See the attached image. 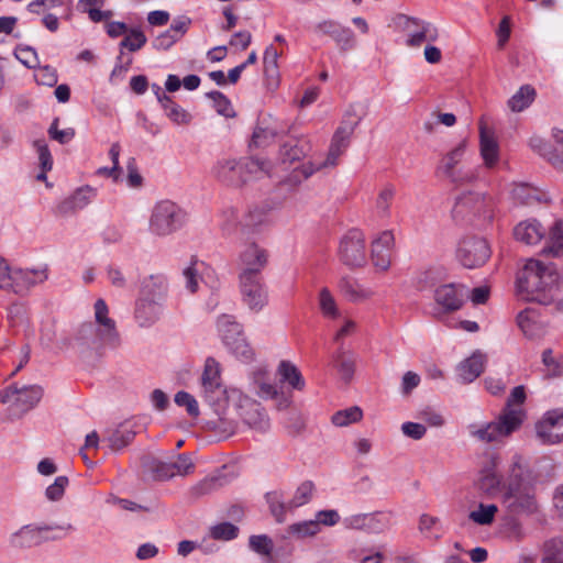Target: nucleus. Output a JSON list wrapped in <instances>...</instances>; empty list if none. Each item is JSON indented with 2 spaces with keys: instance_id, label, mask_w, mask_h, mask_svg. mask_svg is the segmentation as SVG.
<instances>
[{
  "instance_id": "nucleus-1",
  "label": "nucleus",
  "mask_w": 563,
  "mask_h": 563,
  "mask_svg": "<svg viewBox=\"0 0 563 563\" xmlns=\"http://www.w3.org/2000/svg\"><path fill=\"white\" fill-rule=\"evenodd\" d=\"M545 474L529 465L525 457L515 454L508 465L504 483L503 505L515 516H533L539 512L538 484L550 482L555 476V467L547 463Z\"/></svg>"
},
{
  "instance_id": "nucleus-2",
  "label": "nucleus",
  "mask_w": 563,
  "mask_h": 563,
  "mask_svg": "<svg viewBox=\"0 0 563 563\" xmlns=\"http://www.w3.org/2000/svg\"><path fill=\"white\" fill-rule=\"evenodd\" d=\"M95 321L81 323L74 332L70 344L82 355H101L106 347L117 349L121 344L115 321L109 317L103 299L93 306Z\"/></svg>"
},
{
  "instance_id": "nucleus-3",
  "label": "nucleus",
  "mask_w": 563,
  "mask_h": 563,
  "mask_svg": "<svg viewBox=\"0 0 563 563\" xmlns=\"http://www.w3.org/2000/svg\"><path fill=\"white\" fill-rule=\"evenodd\" d=\"M559 275L553 264L545 265L530 258L517 276V292L526 301L550 305L554 299V288Z\"/></svg>"
},
{
  "instance_id": "nucleus-4",
  "label": "nucleus",
  "mask_w": 563,
  "mask_h": 563,
  "mask_svg": "<svg viewBox=\"0 0 563 563\" xmlns=\"http://www.w3.org/2000/svg\"><path fill=\"white\" fill-rule=\"evenodd\" d=\"M526 400L523 386H516L506 402V407L498 419L484 426H470V434L477 440L486 443L499 441L510 435L523 422L525 411L521 408H515L514 405H522Z\"/></svg>"
},
{
  "instance_id": "nucleus-5",
  "label": "nucleus",
  "mask_w": 563,
  "mask_h": 563,
  "mask_svg": "<svg viewBox=\"0 0 563 563\" xmlns=\"http://www.w3.org/2000/svg\"><path fill=\"white\" fill-rule=\"evenodd\" d=\"M212 174L229 187H242L253 177L269 175V163L260 158H222L212 168Z\"/></svg>"
},
{
  "instance_id": "nucleus-6",
  "label": "nucleus",
  "mask_w": 563,
  "mask_h": 563,
  "mask_svg": "<svg viewBox=\"0 0 563 563\" xmlns=\"http://www.w3.org/2000/svg\"><path fill=\"white\" fill-rule=\"evenodd\" d=\"M494 208V200L490 196L476 191H463L455 198L452 216L457 221L483 225L493 220Z\"/></svg>"
},
{
  "instance_id": "nucleus-7",
  "label": "nucleus",
  "mask_w": 563,
  "mask_h": 563,
  "mask_svg": "<svg viewBox=\"0 0 563 563\" xmlns=\"http://www.w3.org/2000/svg\"><path fill=\"white\" fill-rule=\"evenodd\" d=\"M188 222L187 211L176 202L165 199L156 202L148 219V232L157 238L169 236Z\"/></svg>"
},
{
  "instance_id": "nucleus-8",
  "label": "nucleus",
  "mask_w": 563,
  "mask_h": 563,
  "mask_svg": "<svg viewBox=\"0 0 563 563\" xmlns=\"http://www.w3.org/2000/svg\"><path fill=\"white\" fill-rule=\"evenodd\" d=\"M218 333L228 350L243 362L253 360L254 352L247 343L242 325L231 314H222L217 320Z\"/></svg>"
},
{
  "instance_id": "nucleus-9",
  "label": "nucleus",
  "mask_w": 563,
  "mask_h": 563,
  "mask_svg": "<svg viewBox=\"0 0 563 563\" xmlns=\"http://www.w3.org/2000/svg\"><path fill=\"white\" fill-rule=\"evenodd\" d=\"M53 530H73V526H49V525H25L9 538V543L15 549H30L37 547L45 541L57 539L58 537H48L47 533Z\"/></svg>"
},
{
  "instance_id": "nucleus-10",
  "label": "nucleus",
  "mask_w": 563,
  "mask_h": 563,
  "mask_svg": "<svg viewBox=\"0 0 563 563\" xmlns=\"http://www.w3.org/2000/svg\"><path fill=\"white\" fill-rule=\"evenodd\" d=\"M466 288L461 284L440 285L434 290L435 306L432 316L437 320H443L448 313L457 311L462 308L466 297Z\"/></svg>"
},
{
  "instance_id": "nucleus-11",
  "label": "nucleus",
  "mask_w": 563,
  "mask_h": 563,
  "mask_svg": "<svg viewBox=\"0 0 563 563\" xmlns=\"http://www.w3.org/2000/svg\"><path fill=\"white\" fill-rule=\"evenodd\" d=\"M43 389L38 385L22 386L16 385L0 390V402L12 404V406L21 413H25L33 409L41 400Z\"/></svg>"
},
{
  "instance_id": "nucleus-12",
  "label": "nucleus",
  "mask_w": 563,
  "mask_h": 563,
  "mask_svg": "<svg viewBox=\"0 0 563 563\" xmlns=\"http://www.w3.org/2000/svg\"><path fill=\"white\" fill-rule=\"evenodd\" d=\"M242 301L254 312H260L268 303V290L263 276H239Z\"/></svg>"
},
{
  "instance_id": "nucleus-13",
  "label": "nucleus",
  "mask_w": 563,
  "mask_h": 563,
  "mask_svg": "<svg viewBox=\"0 0 563 563\" xmlns=\"http://www.w3.org/2000/svg\"><path fill=\"white\" fill-rule=\"evenodd\" d=\"M339 255L347 266H363L366 263L364 234L357 229H352L344 234L340 241Z\"/></svg>"
},
{
  "instance_id": "nucleus-14",
  "label": "nucleus",
  "mask_w": 563,
  "mask_h": 563,
  "mask_svg": "<svg viewBox=\"0 0 563 563\" xmlns=\"http://www.w3.org/2000/svg\"><path fill=\"white\" fill-rule=\"evenodd\" d=\"M456 256L466 268L482 266L490 257V247L482 238H467L461 241Z\"/></svg>"
},
{
  "instance_id": "nucleus-15",
  "label": "nucleus",
  "mask_w": 563,
  "mask_h": 563,
  "mask_svg": "<svg viewBox=\"0 0 563 563\" xmlns=\"http://www.w3.org/2000/svg\"><path fill=\"white\" fill-rule=\"evenodd\" d=\"M400 20H402L408 46L420 47L423 43H433L439 37V31L431 22L407 15H401Z\"/></svg>"
},
{
  "instance_id": "nucleus-16",
  "label": "nucleus",
  "mask_w": 563,
  "mask_h": 563,
  "mask_svg": "<svg viewBox=\"0 0 563 563\" xmlns=\"http://www.w3.org/2000/svg\"><path fill=\"white\" fill-rule=\"evenodd\" d=\"M200 382L201 394L209 404H217L224 397L225 389L221 383L220 364L214 358L206 360Z\"/></svg>"
},
{
  "instance_id": "nucleus-17",
  "label": "nucleus",
  "mask_w": 563,
  "mask_h": 563,
  "mask_svg": "<svg viewBox=\"0 0 563 563\" xmlns=\"http://www.w3.org/2000/svg\"><path fill=\"white\" fill-rule=\"evenodd\" d=\"M536 433L538 440L544 445L563 441V409L545 412L536 424Z\"/></svg>"
},
{
  "instance_id": "nucleus-18",
  "label": "nucleus",
  "mask_w": 563,
  "mask_h": 563,
  "mask_svg": "<svg viewBox=\"0 0 563 563\" xmlns=\"http://www.w3.org/2000/svg\"><path fill=\"white\" fill-rule=\"evenodd\" d=\"M267 263V251L255 242L249 243L239 255V276H262Z\"/></svg>"
},
{
  "instance_id": "nucleus-19",
  "label": "nucleus",
  "mask_w": 563,
  "mask_h": 563,
  "mask_svg": "<svg viewBox=\"0 0 563 563\" xmlns=\"http://www.w3.org/2000/svg\"><path fill=\"white\" fill-rule=\"evenodd\" d=\"M48 278V266L43 264L36 268L13 269V283L11 291L24 296L31 288L43 284Z\"/></svg>"
},
{
  "instance_id": "nucleus-20",
  "label": "nucleus",
  "mask_w": 563,
  "mask_h": 563,
  "mask_svg": "<svg viewBox=\"0 0 563 563\" xmlns=\"http://www.w3.org/2000/svg\"><path fill=\"white\" fill-rule=\"evenodd\" d=\"M238 415L251 429L265 432L269 428V420L261 404L249 397L240 398Z\"/></svg>"
},
{
  "instance_id": "nucleus-21",
  "label": "nucleus",
  "mask_w": 563,
  "mask_h": 563,
  "mask_svg": "<svg viewBox=\"0 0 563 563\" xmlns=\"http://www.w3.org/2000/svg\"><path fill=\"white\" fill-rule=\"evenodd\" d=\"M504 483L497 470V457L493 456L481 468L475 485L485 495L495 497L504 494Z\"/></svg>"
},
{
  "instance_id": "nucleus-22",
  "label": "nucleus",
  "mask_w": 563,
  "mask_h": 563,
  "mask_svg": "<svg viewBox=\"0 0 563 563\" xmlns=\"http://www.w3.org/2000/svg\"><path fill=\"white\" fill-rule=\"evenodd\" d=\"M316 31L320 34L329 35L342 52H347L355 47L354 32L336 21H322L316 25Z\"/></svg>"
},
{
  "instance_id": "nucleus-23",
  "label": "nucleus",
  "mask_w": 563,
  "mask_h": 563,
  "mask_svg": "<svg viewBox=\"0 0 563 563\" xmlns=\"http://www.w3.org/2000/svg\"><path fill=\"white\" fill-rule=\"evenodd\" d=\"M395 246V236L393 231H383L372 242V261L376 268L387 271L391 263L393 249Z\"/></svg>"
},
{
  "instance_id": "nucleus-24",
  "label": "nucleus",
  "mask_w": 563,
  "mask_h": 563,
  "mask_svg": "<svg viewBox=\"0 0 563 563\" xmlns=\"http://www.w3.org/2000/svg\"><path fill=\"white\" fill-rule=\"evenodd\" d=\"M191 19L188 16H178L173 20L168 30L157 35L152 45L157 51H168L175 43L180 41L189 30Z\"/></svg>"
},
{
  "instance_id": "nucleus-25",
  "label": "nucleus",
  "mask_w": 563,
  "mask_h": 563,
  "mask_svg": "<svg viewBox=\"0 0 563 563\" xmlns=\"http://www.w3.org/2000/svg\"><path fill=\"white\" fill-rule=\"evenodd\" d=\"M195 464L186 453L178 454L174 462H157L154 472L159 479H169L175 476H186L194 472Z\"/></svg>"
},
{
  "instance_id": "nucleus-26",
  "label": "nucleus",
  "mask_w": 563,
  "mask_h": 563,
  "mask_svg": "<svg viewBox=\"0 0 563 563\" xmlns=\"http://www.w3.org/2000/svg\"><path fill=\"white\" fill-rule=\"evenodd\" d=\"M96 196L93 188L84 186L78 188L69 197L63 199L55 208L58 216H68L87 207Z\"/></svg>"
},
{
  "instance_id": "nucleus-27",
  "label": "nucleus",
  "mask_w": 563,
  "mask_h": 563,
  "mask_svg": "<svg viewBox=\"0 0 563 563\" xmlns=\"http://www.w3.org/2000/svg\"><path fill=\"white\" fill-rule=\"evenodd\" d=\"M357 354L352 350H346L343 345L339 346L338 350L331 356V364L338 372L340 378L344 383H350L354 376L356 368Z\"/></svg>"
},
{
  "instance_id": "nucleus-28",
  "label": "nucleus",
  "mask_w": 563,
  "mask_h": 563,
  "mask_svg": "<svg viewBox=\"0 0 563 563\" xmlns=\"http://www.w3.org/2000/svg\"><path fill=\"white\" fill-rule=\"evenodd\" d=\"M479 150L485 166L493 168L499 161V144L483 121L479 122Z\"/></svg>"
},
{
  "instance_id": "nucleus-29",
  "label": "nucleus",
  "mask_w": 563,
  "mask_h": 563,
  "mask_svg": "<svg viewBox=\"0 0 563 563\" xmlns=\"http://www.w3.org/2000/svg\"><path fill=\"white\" fill-rule=\"evenodd\" d=\"M164 310V302L139 298L135 305L134 317L142 328L152 327L156 323Z\"/></svg>"
},
{
  "instance_id": "nucleus-30",
  "label": "nucleus",
  "mask_w": 563,
  "mask_h": 563,
  "mask_svg": "<svg viewBox=\"0 0 563 563\" xmlns=\"http://www.w3.org/2000/svg\"><path fill=\"white\" fill-rule=\"evenodd\" d=\"M168 282L165 275L155 274L145 277L141 283L140 297L147 300L165 302Z\"/></svg>"
},
{
  "instance_id": "nucleus-31",
  "label": "nucleus",
  "mask_w": 563,
  "mask_h": 563,
  "mask_svg": "<svg viewBox=\"0 0 563 563\" xmlns=\"http://www.w3.org/2000/svg\"><path fill=\"white\" fill-rule=\"evenodd\" d=\"M229 483L230 478L224 473L216 472L192 485L188 490V495L190 498L198 499L218 492Z\"/></svg>"
},
{
  "instance_id": "nucleus-32",
  "label": "nucleus",
  "mask_w": 563,
  "mask_h": 563,
  "mask_svg": "<svg viewBox=\"0 0 563 563\" xmlns=\"http://www.w3.org/2000/svg\"><path fill=\"white\" fill-rule=\"evenodd\" d=\"M486 364V355L479 351L462 361L457 366V377L461 383L470 384L483 373Z\"/></svg>"
},
{
  "instance_id": "nucleus-33",
  "label": "nucleus",
  "mask_w": 563,
  "mask_h": 563,
  "mask_svg": "<svg viewBox=\"0 0 563 563\" xmlns=\"http://www.w3.org/2000/svg\"><path fill=\"white\" fill-rule=\"evenodd\" d=\"M514 235L517 241L527 245H534L544 238L545 230L537 220H527L516 225Z\"/></svg>"
},
{
  "instance_id": "nucleus-34",
  "label": "nucleus",
  "mask_w": 563,
  "mask_h": 563,
  "mask_svg": "<svg viewBox=\"0 0 563 563\" xmlns=\"http://www.w3.org/2000/svg\"><path fill=\"white\" fill-rule=\"evenodd\" d=\"M338 287L342 295L352 302L364 301L373 296L369 288L364 287L355 278L344 276L339 280Z\"/></svg>"
},
{
  "instance_id": "nucleus-35",
  "label": "nucleus",
  "mask_w": 563,
  "mask_h": 563,
  "mask_svg": "<svg viewBox=\"0 0 563 563\" xmlns=\"http://www.w3.org/2000/svg\"><path fill=\"white\" fill-rule=\"evenodd\" d=\"M279 53L273 46L268 45L265 48L263 56L264 75L267 80L269 88H276L278 86L279 69H278Z\"/></svg>"
},
{
  "instance_id": "nucleus-36",
  "label": "nucleus",
  "mask_w": 563,
  "mask_h": 563,
  "mask_svg": "<svg viewBox=\"0 0 563 563\" xmlns=\"http://www.w3.org/2000/svg\"><path fill=\"white\" fill-rule=\"evenodd\" d=\"M252 386L261 398L273 399L278 395L276 386L271 382L267 371L263 367L252 373Z\"/></svg>"
},
{
  "instance_id": "nucleus-37",
  "label": "nucleus",
  "mask_w": 563,
  "mask_h": 563,
  "mask_svg": "<svg viewBox=\"0 0 563 563\" xmlns=\"http://www.w3.org/2000/svg\"><path fill=\"white\" fill-rule=\"evenodd\" d=\"M242 220L240 219L239 211L233 206H224L218 216V225L223 235L230 236L234 234L238 229L241 230Z\"/></svg>"
},
{
  "instance_id": "nucleus-38",
  "label": "nucleus",
  "mask_w": 563,
  "mask_h": 563,
  "mask_svg": "<svg viewBox=\"0 0 563 563\" xmlns=\"http://www.w3.org/2000/svg\"><path fill=\"white\" fill-rule=\"evenodd\" d=\"M265 500L268 505L271 515L279 523L285 521L287 511L292 510V508L289 507V501H285V495L282 490L266 493Z\"/></svg>"
},
{
  "instance_id": "nucleus-39",
  "label": "nucleus",
  "mask_w": 563,
  "mask_h": 563,
  "mask_svg": "<svg viewBox=\"0 0 563 563\" xmlns=\"http://www.w3.org/2000/svg\"><path fill=\"white\" fill-rule=\"evenodd\" d=\"M267 221L268 211L265 208H250L242 219L241 232L245 234L250 232H256L261 227L265 225Z\"/></svg>"
},
{
  "instance_id": "nucleus-40",
  "label": "nucleus",
  "mask_w": 563,
  "mask_h": 563,
  "mask_svg": "<svg viewBox=\"0 0 563 563\" xmlns=\"http://www.w3.org/2000/svg\"><path fill=\"white\" fill-rule=\"evenodd\" d=\"M466 141H462L454 148L448 152L437 166V174L442 176L460 166L465 154Z\"/></svg>"
},
{
  "instance_id": "nucleus-41",
  "label": "nucleus",
  "mask_w": 563,
  "mask_h": 563,
  "mask_svg": "<svg viewBox=\"0 0 563 563\" xmlns=\"http://www.w3.org/2000/svg\"><path fill=\"white\" fill-rule=\"evenodd\" d=\"M542 253L553 257L560 256L563 253V220H556L551 227L549 243L542 250Z\"/></svg>"
},
{
  "instance_id": "nucleus-42",
  "label": "nucleus",
  "mask_w": 563,
  "mask_h": 563,
  "mask_svg": "<svg viewBox=\"0 0 563 563\" xmlns=\"http://www.w3.org/2000/svg\"><path fill=\"white\" fill-rule=\"evenodd\" d=\"M529 145L534 152L545 157L554 167L563 169V159L560 158L548 141L540 136H532Z\"/></svg>"
},
{
  "instance_id": "nucleus-43",
  "label": "nucleus",
  "mask_w": 563,
  "mask_h": 563,
  "mask_svg": "<svg viewBox=\"0 0 563 563\" xmlns=\"http://www.w3.org/2000/svg\"><path fill=\"white\" fill-rule=\"evenodd\" d=\"M278 374L283 382H287L291 388L302 390L305 388V379L299 369L289 361H282L278 366Z\"/></svg>"
},
{
  "instance_id": "nucleus-44",
  "label": "nucleus",
  "mask_w": 563,
  "mask_h": 563,
  "mask_svg": "<svg viewBox=\"0 0 563 563\" xmlns=\"http://www.w3.org/2000/svg\"><path fill=\"white\" fill-rule=\"evenodd\" d=\"M396 195V188L391 184H386L378 192L375 201L376 213L380 218L390 216V207Z\"/></svg>"
},
{
  "instance_id": "nucleus-45",
  "label": "nucleus",
  "mask_w": 563,
  "mask_h": 563,
  "mask_svg": "<svg viewBox=\"0 0 563 563\" xmlns=\"http://www.w3.org/2000/svg\"><path fill=\"white\" fill-rule=\"evenodd\" d=\"M536 90L529 85H525L508 100V106L514 112H520L528 108L534 100Z\"/></svg>"
},
{
  "instance_id": "nucleus-46",
  "label": "nucleus",
  "mask_w": 563,
  "mask_h": 563,
  "mask_svg": "<svg viewBox=\"0 0 563 563\" xmlns=\"http://www.w3.org/2000/svg\"><path fill=\"white\" fill-rule=\"evenodd\" d=\"M537 317L538 314L536 310L530 308L520 311L517 316L518 327L528 338H534L539 334V324L537 322Z\"/></svg>"
},
{
  "instance_id": "nucleus-47",
  "label": "nucleus",
  "mask_w": 563,
  "mask_h": 563,
  "mask_svg": "<svg viewBox=\"0 0 563 563\" xmlns=\"http://www.w3.org/2000/svg\"><path fill=\"white\" fill-rule=\"evenodd\" d=\"M161 107L164 109L165 115L177 125L189 124L192 119L191 114L176 103L172 97L168 98V102H164Z\"/></svg>"
},
{
  "instance_id": "nucleus-48",
  "label": "nucleus",
  "mask_w": 563,
  "mask_h": 563,
  "mask_svg": "<svg viewBox=\"0 0 563 563\" xmlns=\"http://www.w3.org/2000/svg\"><path fill=\"white\" fill-rule=\"evenodd\" d=\"M357 124L358 121L350 123L343 122L334 132L330 145L344 153V151L347 148L350 144V139L354 133V130Z\"/></svg>"
},
{
  "instance_id": "nucleus-49",
  "label": "nucleus",
  "mask_w": 563,
  "mask_h": 563,
  "mask_svg": "<svg viewBox=\"0 0 563 563\" xmlns=\"http://www.w3.org/2000/svg\"><path fill=\"white\" fill-rule=\"evenodd\" d=\"M343 154L342 151L336 150L335 147L331 146L329 147V153L322 163L313 164H303L300 169L297 172L302 175L305 179L310 177L316 170H319L321 167H328V166H335L338 163L339 157Z\"/></svg>"
},
{
  "instance_id": "nucleus-50",
  "label": "nucleus",
  "mask_w": 563,
  "mask_h": 563,
  "mask_svg": "<svg viewBox=\"0 0 563 563\" xmlns=\"http://www.w3.org/2000/svg\"><path fill=\"white\" fill-rule=\"evenodd\" d=\"M318 299L319 308L323 317L329 319H338L340 317L335 299L327 287L320 289Z\"/></svg>"
},
{
  "instance_id": "nucleus-51",
  "label": "nucleus",
  "mask_w": 563,
  "mask_h": 563,
  "mask_svg": "<svg viewBox=\"0 0 563 563\" xmlns=\"http://www.w3.org/2000/svg\"><path fill=\"white\" fill-rule=\"evenodd\" d=\"M441 177L445 178L455 186H463L476 180L477 174L473 168L459 166L452 172L442 175Z\"/></svg>"
},
{
  "instance_id": "nucleus-52",
  "label": "nucleus",
  "mask_w": 563,
  "mask_h": 563,
  "mask_svg": "<svg viewBox=\"0 0 563 563\" xmlns=\"http://www.w3.org/2000/svg\"><path fill=\"white\" fill-rule=\"evenodd\" d=\"M307 143L305 141L290 140L282 145L280 154L284 162H295L306 155Z\"/></svg>"
},
{
  "instance_id": "nucleus-53",
  "label": "nucleus",
  "mask_w": 563,
  "mask_h": 563,
  "mask_svg": "<svg viewBox=\"0 0 563 563\" xmlns=\"http://www.w3.org/2000/svg\"><path fill=\"white\" fill-rule=\"evenodd\" d=\"M363 412L360 407L354 406L343 410L336 411L331 421L336 427H346L351 423L357 422L362 419Z\"/></svg>"
},
{
  "instance_id": "nucleus-54",
  "label": "nucleus",
  "mask_w": 563,
  "mask_h": 563,
  "mask_svg": "<svg viewBox=\"0 0 563 563\" xmlns=\"http://www.w3.org/2000/svg\"><path fill=\"white\" fill-rule=\"evenodd\" d=\"M497 511L498 507L494 504H479L478 508L476 510L471 511L468 517L472 521H474L477 525L487 526L494 521Z\"/></svg>"
},
{
  "instance_id": "nucleus-55",
  "label": "nucleus",
  "mask_w": 563,
  "mask_h": 563,
  "mask_svg": "<svg viewBox=\"0 0 563 563\" xmlns=\"http://www.w3.org/2000/svg\"><path fill=\"white\" fill-rule=\"evenodd\" d=\"M321 530L319 522L306 520L292 523L288 527V532L299 539L313 537Z\"/></svg>"
},
{
  "instance_id": "nucleus-56",
  "label": "nucleus",
  "mask_w": 563,
  "mask_h": 563,
  "mask_svg": "<svg viewBox=\"0 0 563 563\" xmlns=\"http://www.w3.org/2000/svg\"><path fill=\"white\" fill-rule=\"evenodd\" d=\"M145 34L139 29H132L129 31V34L120 42V53L123 52L124 48L130 52H136L141 49L146 44Z\"/></svg>"
},
{
  "instance_id": "nucleus-57",
  "label": "nucleus",
  "mask_w": 563,
  "mask_h": 563,
  "mask_svg": "<svg viewBox=\"0 0 563 563\" xmlns=\"http://www.w3.org/2000/svg\"><path fill=\"white\" fill-rule=\"evenodd\" d=\"M314 485L311 481L302 482L296 489L292 498L289 500V507L295 509L310 501Z\"/></svg>"
},
{
  "instance_id": "nucleus-58",
  "label": "nucleus",
  "mask_w": 563,
  "mask_h": 563,
  "mask_svg": "<svg viewBox=\"0 0 563 563\" xmlns=\"http://www.w3.org/2000/svg\"><path fill=\"white\" fill-rule=\"evenodd\" d=\"M390 523L389 515L385 512H373L366 516V532L380 533L385 531Z\"/></svg>"
},
{
  "instance_id": "nucleus-59",
  "label": "nucleus",
  "mask_w": 563,
  "mask_h": 563,
  "mask_svg": "<svg viewBox=\"0 0 563 563\" xmlns=\"http://www.w3.org/2000/svg\"><path fill=\"white\" fill-rule=\"evenodd\" d=\"M203 263H199L198 261L192 262L189 266L184 268L183 276L185 279V287L190 292H196L199 287V282L201 280L200 269Z\"/></svg>"
},
{
  "instance_id": "nucleus-60",
  "label": "nucleus",
  "mask_w": 563,
  "mask_h": 563,
  "mask_svg": "<svg viewBox=\"0 0 563 563\" xmlns=\"http://www.w3.org/2000/svg\"><path fill=\"white\" fill-rule=\"evenodd\" d=\"M206 97L212 100L216 111L227 118L234 115L231 101L220 91H210L206 93Z\"/></svg>"
},
{
  "instance_id": "nucleus-61",
  "label": "nucleus",
  "mask_w": 563,
  "mask_h": 563,
  "mask_svg": "<svg viewBox=\"0 0 563 563\" xmlns=\"http://www.w3.org/2000/svg\"><path fill=\"white\" fill-rule=\"evenodd\" d=\"M135 437V432L125 426H121L109 438L110 446L113 450H121L126 446Z\"/></svg>"
},
{
  "instance_id": "nucleus-62",
  "label": "nucleus",
  "mask_w": 563,
  "mask_h": 563,
  "mask_svg": "<svg viewBox=\"0 0 563 563\" xmlns=\"http://www.w3.org/2000/svg\"><path fill=\"white\" fill-rule=\"evenodd\" d=\"M542 563H563V541L551 540L545 543Z\"/></svg>"
},
{
  "instance_id": "nucleus-63",
  "label": "nucleus",
  "mask_w": 563,
  "mask_h": 563,
  "mask_svg": "<svg viewBox=\"0 0 563 563\" xmlns=\"http://www.w3.org/2000/svg\"><path fill=\"white\" fill-rule=\"evenodd\" d=\"M249 545L252 551L265 556L271 555L274 549L272 539L266 534L251 536Z\"/></svg>"
},
{
  "instance_id": "nucleus-64",
  "label": "nucleus",
  "mask_w": 563,
  "mask_h": 563,
  "mask_svg": "<svg viewBox=\"0 0 563 563\" xmlns=\"http://www.w3.org/2000/svg\"><path fill=\"white\" fill-rule=\"evenodd\" d=\"M279 132L276 129L257 126L252 135V144L256 147L269 145L277 137Z\"/></svg>"
}]
</instances>
